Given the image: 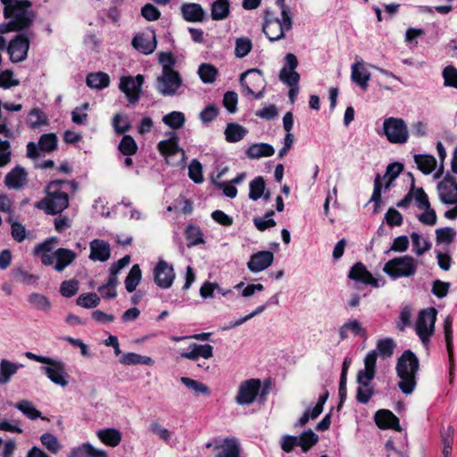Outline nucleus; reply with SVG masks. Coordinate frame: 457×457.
I'll return each instance as SVG.
<instances>
[{
	"mask_svg": "<svg viewBox=\"0 0 457 457\" xmlns=\"http://www.w3.org/2000/svg\"><path fill=\"white\" fill-rule=\"evenodd\" d=\"M120 362L124 365H152L154 361L152 358L148 356L140 355L135 353H128L120 358Z\"/></svg>",
	"mask_w": 457,
	"mask_h": 457,
	"instance_id": "nucleus-42",
	"label": "nucleus"
},
{
	"mask_svg": "<svg viewBox=\"0 0 457 457\" xmlns=\"http://www.w3.org/2000/svg\"><path fill=\"white\" fill-rule=\"evenodd\" d=\"M119 151L126 156H131L137 151V144L130 135H124L118 145Z\"/></svg>",
	"mask_w": 457,
	"mask_h": 457,
	"instance_id": "nucleus-47",
	"label": "nucleus"
},
{
	"mask_svg": "<svg viewBox=\"0 0 457 457\" xmlns=\"http://www.w3.org/2000/svg\"><path fill=\"white\" fill-rule=\"evenodd\" d=\"M261 389V381L258 378H251L243 381L238 387L236 403L238 405H250L253 403Z\"/></svg>",
	"mask_w": 457,
	"mask_h": 457,
	"instance_id": "nucleus-12",
	"label": "nucleus"
},
{
	"mask_svg": "<svg viewBox=\"0 0 457 457\" xmlns=\"http://www.w3.org/2000/svg\"><path fill=\"white\" fill-rule=\"evenodd\" d=\"M252 50V41L248 37H240L236 40L235 55L237 58L245 57Z\"/></svg>",
	"mask_w": 457,
	"mask_h": 457,
	"instance_id": "nucleus-61",
	"label": "nucleus"
},
{
	"mask_svg": "<svg viewBox=\"0 0 457 457\" xmlns=\"http://www.w3.org/2000/svg\"><path fill=\"white\" fill-rule=\"evenodd\" d=\"M166 135L169 137L158 143V151L169 165L174 167L185 166L187 156L185 151L179 145V138L178 135L173 131L168 132Z\"/></svg>",
	"mask_w": 457,
	"mask_h": 457,
	"instance_id": "nucleus-5",
	"label": "nucleus"
},
{
	"mask_svg": "<svg viewBox=\"0 0 457 457\" xmlns=\"http://www.w3.org/2000/svg\"><path fill=\"white\" fill-rule=\"evenodd\" d=\"M142 278V272L138 264H134L125 278V288L129 293L136 290Z\"/></svg>",
	"mask_w": 457,
	"mask_h": 457,
	"instance_id": "nucleus-41",
	"label": "nucleus"
},
{
	"mask_svg": "<svg viewBox=\"0 0 457 457\" xmlns=\"http://www.w3.org/2000/svg\"><path fill=\"white\" fill-rule=\"evenodd\" d=\"M162 122L176 130L180 129L184 127L186 122L185 114L179 111H173L164 115L162 119Z\"/></svg>",
	"mask_w": 457,
	"mask_h": 457,
	"instance_id": "nucleus-40",
	"label": "nucleus"
},
{
	"mask_svg": "<svg viewBox=\"0 0 457 457\" xmlns=\"http://www.w3.org/2000/svg\"><path fill=\"white\" fill-rule=\"evenodd\" d=\"M279 79L290 87H296L300 80V75L295 71H287V67H283L279 72Z\"/></svg>",
	"mask_w": 457,
	"mask_h": 457,
	"instance_id": "nucleus-58",
	"label": "nucleus"
},
{
	"mask_svg": "<svg viewBox=\"0 0 457 457\" xmlns=\"http://www.w3.org/2000/svg\"><path fill=\"white\" fill-rule=\"evenodd\" d=\"M183 80L179 71L163 67L162 74L156 79V90L163 96H173L179 94Z\"/></svg>",
	"mask_w": 457,
	"mask_h": 457,
	"instance_id": "nucleus-7",
	"label": "nucleus"
},
{
	"mask_svg": "<svg viewBox=\"0 0 457 457\" xmlns=\"http://www.w3.org/2000/svg\"><path fill=\"white\" fill-rule=\"evenodd\" d=\"M54 270L62 272L75 261L78 255L72 250L61 247L54 251Z\"/></svg>",
	"mask_w": 457,
	"mask_h": 457,
	"instance_id": "nucleus-20",
	"label": "nucleus"
},
{
	"mask_svg": "<svg viewBox=\"0 0 457 457\" xmlns=\"http://www.w3.org/2000/svg\"><path fill=\"white\" fill-rule=\"evenodd\" d=\"M86 84L88 87L96 89H104L110 84V78L107 73L96 72L89 73L87 76Z\"/></svg>",
	"mask_w": 457,
	"mask_h": 457,
	"instance_id": "nucleus-36",
	"label": "nucleus"
},
{
	"mask_svg": "<svg viewBox=\"0 0 457 457\" xmlns=\"http://www.w3.org/2000/svg\"><path fill=\"white\" fill-rule=\"evenodd\" d=\"M197 73L204 84H212L218 75L217 68L210 63H202L198 67Z\"/></svg>",
	"mask_w": 457,
	"mask_h": 457,
	"instance_id": "nucleus-43",
	"label": "nucleus"
},
{
	"mask_svg": "<svg viewBox=\"0 0 457 457\" xmlns=\"http://www.w3.org/2000/svg\"><path fill=\"white\" fill-rule=\"evenodd\" d=\"M440 201L445 205L457 204V179L447 172L437 185Z\"/></svg>",
	"mask_w": 457,
	"mask_h": 457,
	"instance_id": "nucleus-13",
	"label": "nucleus"
},
{
	"mask_svg": "<svg viewBox=\"0 0 457 457\" xmlns=\"http://www.w3.org/2000/svg\"><path fill=\"white\" fill-rule=\"evenodd\" d=\"M29 44V39L25 34H17L9 42L7 46V52L10 55V60L12 62H20L24 61L28 56Z\"/></svg>",
	"mask_w": 457,
	"mask_h": 457,
	"instance_id": "nucleus-14",
	"label": "nucleus"
},
{
	"mask_svg": "<svg viewBox=\"0 0 457 457\" xmlns=\"http://www.w3.org/2000/svg\"><path fill=\"white\" fill-rule=\"evenodd\" d=\"M275 153L274 147L268 143L252 144L246 150L245 154L249 159H260L262 157L272 156Z\"/></svg>",
	"mask_w": 457,
	"mask_h": 457,
	"instance_id": "nucleus-28",
	"label": "nucleus"
},
{
	"mask_svg": "<svg viewBox=\"0 0 457 457\" xmlns=\"http://www.w3.org/2000/svg\"><path fill=\"white\" fill-rule=\"evenodd\" d=\"M247 133L248 130L245 127L236 122L228 123L224 131L225 139L228 143L239 142Z\"/></svg>",
	"mask_w": 457,
	"mask_h": 457,
	"instance_id": "nucleus-29",
	"label": "nucleus"
},
{
	"mask_svg": "<svg viewBox=\"0 0 457 457\" xmlns=\"http://www.w3.org/2000/svg\"><path fill=\"white\" fill-rule=\"evenodd\" d=\"M54 245L47 240L37 245L34 248V253L40 255V260L43 265L51 266L54 262Z\"/></svg>",
	"mask_w": 457,
	"mask_h": 457,
	"instance_id": "nucleus-31",
	"label": "nucleus"
},
{
	"mask_svg": "<svg viewBox=\"0 0 457 457\" xmlns=\"http://www.w3.org/2000/svg\"><path fill=\"white\" fill-rule=\"evenodd\" d=\"M21 368H23L22 364L3 359L0 362V385L7 384Z\"/></svg>",
	"mask_w": 457,
	"mask_h": 457,
	"instance_id": "nucleus-32",
	"label": "nucleus"
},
{
	"mask_svg": "<svg viewBox=\"0 0 457 457\" xmlns=\"http://www.w3.org/2000/svg\"><path fill=\"white\" fill-rule=\"evenodd\" d=\"M383 271L394 280L410 278L416 273L417 263L411 255L395 257L385 263Z\"/></svg>",
	"mask_w": 457,
	"mask_h": 457,
	"instance_id": "nucleus-6",
	"label": "nucleus"
},
{
	"mask_svg": "<svg viewBox=\"0 0 457 457\" xmlns=\"http://www.w3.org/2000/svg\"><path fill=\"white\" fill-rule=\"evenodd\" d=\"M112 127L115 134L122 135L131 129V123L129 118L122 113H116L112 118Z\"/></svg>",
	"mask_w": 457,
	"mask_h": 457,
	"instance_id": "nucleus-49",
	"label": "nucleus"
},
{
	"mask_svg": "<svg viewBox=\"0 0 457 457\" xmlns=\"http://www.w3.org/2000/svg\"><path fill=\"white\" fill-rule=\"evenodd\" d=\"M25 356L29 360L47 364V366L41 367V370L54 384L62 387L69 384L66 365L63 361L48 356L37 355L31 352H26Z\"/></svg>",
	"mask_w": 457,
	"mask_h": 457,
	"instance_id": "nucleus-4",
	"label": "nucleus"
},
{
	"mask_svg": "<svg viewBox=\"0 0 457 457\" xmlns=\"http://www.w3.org/2000/svg\"><path fill=\"white\" fill-rule=\"evenodd\" d=\"M444 85L457 89V69L453 65H447L442 72Z\"/></svg>",
	"mask_w": 457,
	"mask_h": 457,
	"instance_id": "nucleus-62",
	"label": "nucleus"
},
{
	"mask_svg": "<svg viewBox=\"0 0 457 457\" xmlns=\"http://www.w3.org/2000/svg\"><path fill=\"white\" fill-rule=\"evenodd\" d=\"M453 318L447 316L444 320V334L446 350L449 358V371H454L453 342Z\"/></svg>",
	"mask_w": 457,
	"mask_h": 457,
	"instance_id": "nucleus-27",
	"label": "nucleus"
},
{
	"mask_svg": "<svg viewBox=\"0 0 457 457\" xmlns=\"http://www.w3.org/2000/svg\"><path fill=\"white\" fill-rule=\"evenodd\" d=\"M111 256L110 245L102 239H94L90 242V260L94 262H106Z\"/></svg>",
	"mask_w": 457,
	"mask_h": 457,
	"instance_id": "nucleus-21",
	"label": "nucleus"
},
{
	"mask_svg": "<svg viewBox=\"0 0 457 457\" xmlns=\"http://www.w3.org/2000/svg\"><path fill=\"white\" fill-rule=\"evenodd\" d=\"M180 381L188 389L192 390L196 395H208L210 393L209 387L198 380H195L187 377H181Z\"/></svg>",
	"mask_w": 457,
	"mask_h": 457,
	"instance_id": "nucleus-51",
	"label": "nucleus"
},
{
	"mask_svg": "<svg viewBox=\"0 0 457 457\" xmlns=\"http://www.w3.org/2000/svg\"><path fill=\"white\" fill-rule=\"evenodd\" d=\"M413 198L415 199L416 205L420 210L429 209L431 207L428 196L422 187H415Z\"/></svg>",
	"mask_w": 457,
	"mask_h": 457,
	"instance_id": "nucleus-64",
	"label": "nucleus"
},
{
	"mask_svg": "<svg viewBox=\"0 0 457 457\" xmlns=\"http://www.w3.org/2000/svg\"><path fill=\"white\" fill-rule=\"evenodd\" d=\"M353 333L355 336L365 334L366 330L362 328L361 324L357 320H352L345 322L339 328V337L341 340H345L348 337L349 333Z\"/></svg>",
	"mask_w": 457,
	"mask_h": 457,
	"instance_id": "nucleus-39",
	"label": "nucleus"
},
{
	"mask_svg": "<svg viewBox=\"0 0 457 457\" xmlns=\"http://www.w3.org/2000/svg\"><path fill=\"white\" fill-rule=\"evenodd\" d=\"M265 180L262 177L258 176L253 179L249 185V198L253 201H257L264 194Z\"/></svg>",
	"mask_w": 457,
	"mask_h": 457,
	"instance_id": "nucleus-46",
	"label": "nucleus"
},
{
	"mask_svg": "<svg viewBox=\"0 0 457 457\" xmlns=\"http://www.w3.org/2000/svg\"><path fill=\"white\" fill-rule=\"evenodd\" d=\"M4 4V17L14 22L19 31L29 29L34 22L36 13L30 8L29 0H1Z\"/></svg>",
	"mask_w": 457,
	"mask_h": 457,
	"instance_id": "nucleus-3",
	"label": "nucleus"
},
{
	"mask_svg": "<svg viewBox=\"0 0 457 457\" xmlns=\"http://www.w3.org/2000/svg\"><path fill=\"white\" fill-rule=\"evenodd\" d=\"M351 79L361 89L366 90L370 73L363 66L362 61H356L351 67Z\"/></svg>",
	"mask_w": 457,
	"mask_h": 457,
	"instance_id": "nucleus-25",
	"label": "nucleus"
},
{
	"mask_svg": "<svg viewBox=\"0 0 457 457\" xmlns=\"http://www.w3.org/2000/svg\"><path fill=\"white\" fill-rule=\"evenodd\" d=\"M411 243L413 246V252L416 255L420 256L431 248V243L428 239L422 238L421 236L417 232L411 234Z\"/></svg>",
	"mask_w": 457,
	"mask_h": 457,
	"instance_id": "nucleus-45",
	"label": "nucleus"
},
{
	"mask_svg": "<svg viewBox=\"0 0 457 457\" xmlns=\"http://www.w3.org/2000/svg\"><path fill=\"white\" fill-rule=\"evenodd\" d=\"M374 421L381 429L402 431L399 419L389 410L380 409L374 414Z\"/></svg>",
	"mask_w": 457,
	"mask_h": 457,
	"instance_id": "nucleus-18",
	"label": "nucleus"
},
{
	"mask_svg": "<svg viewBox=\"0 0 457 457\" xmlns=\"http://www.w3.org/2000/svg\"><path fill=\"white\" fill-rule=\"evenodd\" d=\"M79 291V282L76 279L64 280L60 286V293L62 296L70 298Z\"/></svg>",
	"mask_w": 457,
	"mask_h": 457,
	"instance_id": "nucleus-63",
	"label": "nucleus"
},
{
	"mask_svg": "<svg viewBox=\"0 0 457 457\" xmlns=\"http://www.w3.org/2000/svg\"><path fill=\"white\" fill-rule=\"evenodd\" d=\"M395 344L392 338L379 339L377 342V353L383 358H388L393 354Z\"/></svg>",
	"mask_w": 457,
	"mask_h": 457,
	"instance_id": "nucleus-55",
	"label": "nucleus"
},
{
	"mask_svg": "<svg viewBox=\"0 0 457 457\" xmlns=\"http://www.w3.org/2000/svg\"><path fill=\"white\" fill-rule=\"evenodd\" d=\"M415 163L418 169L424 174H430L436 166V160L430 154H415Z\"/></svg>",
	"mask_w": 457,
	"mask_h": 457,
	"instance_id": "nucleus-37",
	"label": "nucleus"
},
{
	"mask_svg": "<svg viewBox=\"0 0 457 457\" xmlns=\"http://www.w3.org/2000/svg\"><path fill=\"white\" fill-rule=\"evenodd\" d=\"M154 281L155 285L162 289L171 287L176 278V273L173 266L164 260H159L154 271Z\"/></svg>",
	"mask_w": 457,
	"mask_h": 457,
	"instance_id": "nucleus-11",
	"label": "nucleus"
},
{
	"mask_svg": "<svg viewBox=\"0 0 457 457\" xmlns=\"http://www.w3.org/2000/svg\"><path fill=\"white\" fill-rule=\"evenodd\" d=\"M132 46L144 54H152L156 48L155 36L137 34L132 39Z\"/></svg>",
	"mask_w": 457,
	"mask_h": 457,
	"instance_id": "nucleus-24",
	"label": "nucleus"
},
{
	"mask_svg": "<svg viewBox=\"0 0 457 457\" xmlns=\"http://www.w3.org/2000/svg\"><path fill=\"white\" fill-rule=\"evenodd\" d=\"M188 176L195 183L200 184L204 181L203 167L201 162L193 159L188 165Z\"/></svg>",
	"mask_w": 457,
	"mask_h": 457,
	"instance_id": "nucleus-59",
	"label": "nucleus"
},
{
	"mask_svg": "<svg viewBox=\"0 0 457 457\" xmlns=\"http://www.w3.org/2000/svg\"><path fill=\"white\" fill-rule=\"evenodd\" d=\"M274 215L273 211H268L263 218L255 217L253 219V224L260 231H264L269 228L276 226V221L271 218Z\"/></svg>",
	"mask_w": 457,
	"mask_h": 457,
	"instance_id": "nucleus-60",
	"label": "nucleus"
},
{
	"mask_svg": "<svg viewBox=\"0 0 457 457\" xmlns=\"http://www.w3.org/2000/svg\"><path fill=\"white\" fill-rule=\"evenodd\" d=\"M57 146V137L54 133L43 134L38 140V147L44 152H53Z\"/></svg>",
	"mask_w": 457,
	"mask_h": 457,
	"instance_id": "nucleus-54",
	"label": "nucleus"
},
{
	"mask_svg": "<svg viewBox=\"0 0 457 457\" xmlns=\"http://www.w3.org/2000/svg\"><path fill=\"white\" fill-rule=\"evenodd\" d=\"M68 457H108L107 452L96 448L90 443L86 442L73 447Z\"/></svg>",
	"mask_w": 457,
	"mask_h": 457,
	"instance_id": "nucleus-23",
	"label": "nucleus"
},
{
	"mask_svg": "<svg viewBox=\"0 0 457 457\" xmlns=\"http://www.w3.org/2000/svg\"><path fill=\"white\" fill-rule=\"evenodd\" d=\"M230 14L229 0H215L211 4V17L213 21H223Z\"/></svg>",
	"mask_w": 457,
	"mask_h": 457,
	"instance_id": "nucleus-30",
	"label": "nucleus"
},
{
	"mask_svg": "<svg viewBox=\"0 0 457 457\" xmlns=\"http://www.w3.org/2000/svg\"><path fill=\"white\" fill-rule=\"evenodd\" d=\"M144 81L145 78L141 74H137L135 77L123 76L120 78L119 88L126 96L130 104L136 105L138 103Z\"/></svg>",
	"mask_w": 457,
	"mask_h": 457,
	"instance_id": "nucleus-10",
	"label": "nucleus"
},
{
	"mask_svg": "<svg viewBox=\"0 0 457 457\" xmlns=\"http://www.w3.org/2000/svg\"><path fill=\"white\" fill-rule=\"evenodd\" d=\"M298 437L299 446L303 453H307L319 440V436L312 429L303 431Z\"/></svg>",
	"mask_w": 457,
	"mask_h": 457,
	"instance_id": "nucleus-48",
	"label": "nucleus"
},
{
	"mask_svg": "<svg viewBox=\"0 0 457 457\" xmlns=\"http://www.w3.org/2000/svg\"><path fill=\"white\" fill-rule=\"evenodd\" d=\"M41 444L52 453H57L61 449V445L57 437L51 433H44L40 436Z\"/></svg>",
	"mask_w": 457,
	"mask_h": 457,
	"instance_id": "nucleus-57",
	"label": "nucleus"
},
{
	"mask_svg": "<svg viewBox=\"0 0 457 457\" xmlns=\"http://www.w3.org/2000/svg\"><path fill=\"white\" fill-rule=\"evenodd\" d=\"M436 315L437 312L434 307L424 309L418 315L415 330L425 346L428 345L430 337L434 334Z\"/></svg>",
	"mask_w": 457,
	"mask_h": 457,
	"instance_id": "nucleus-9",
	"label": "nucleus"
},
{
	"mask_svg": "<svg viewBox=\"0 0 457 457\" xmlns=\"http://www.w3.org/2000/svg\"><path fill=\"white\" fill-rule=\"evenodd\" d=\"M419 369V359L412 351L405 350L398 358L395 370L399 378L398 387L403 394L408 395L415 390Z\"/></svg>",
	"mask_w": 457,
	"mask_h": 457,
	"instance_id": "nucleus-2",
	"label": "nucleus"
},
{
	"mask_svg": "<svg viewBox=\"0 0 457 457\" xmlns=\"http://www.w3.org/2000/svg\"><path fill=\"white\" fill-rule=\"evenodd\" d=\"M383 134L392 144H405L409 139L408 127L401 118H386L383 121Z\"/></svg>",
	"mask_w": 457,
	"mask_h": 457,
	"instance_id": "nucleus-8",
	"label": "nucleus"
},
{
	"mask_svg": "<svg viewBox=\"0 0 457 457\" xmlns=\"http://www.w3.org/2000/svg\"><path fill=\"white\" fill-rule=\"evenodd\" d=\"M240 447L236 438H226L215 457H239Z\"/></svg>",
	"mask_w": 457,
	"mask_h": 457,
	"instance_id": "nucleus-34",
	"label": "nucleus"
},
{
	"mask_svg": "<svg viewBox=\"0 0 457 457\" xmlns=\"http://www.w3.org/2000/svg\"><path fill=\"white\" fill-rule=\"evenodd\" d=\"M15 407L28 419L35 420L37 419L45 420L41 412L36 409L34 404L29 400H21L16 403Z\"/></svg>",
	"mask_w": 457,
	"mask_h": 457,
	"instance_id": "nucleus-38",
	"label": "nucleus"
},
{
	"mask_svg": "<svg viewBox=\"0 0 457 457\" xmlns=\"http://www.w3.org/2000/svg\"><path fill=\"white\" fill-rule=\"evenodd\" d=\"M348 278L356 283L370 285L373 287H380L378 280L372 276L366 266L361 262L354 263L351 267Z\"/></svg>",
	"mask_w": 457,
	"mask_h": 457,
	"instance_id": "nucleus-15",
	"label": "nucleus"
},
{
	"mask_svg": "<svg viewBox=\"0 0 457 457\" xmlns=\"http://www.w3.org/2000/svg\"><path fill=\"white\" fill-rule=\"evenodd\" d=\"M239 82L245 94H253V88L262 86L264 79L262 71L253 68L241 73Z\"/></svg>",
	"mask_w": 457,
	"mask_h": 457,
	"instance_id": "nucleus-17",
	"label": "nucleus"
},
{
	"mask_svg": "<svg viewBox=\"0 0 457 457\" xmlns=\"http://www.w3.org/2000/svg\"><path fill=\"white\" fill-rule=\"evenodd\" d=\"M273 260L274 254L272 252L268 250L259 251L250 256L247 268L251 272L258 273L269 268Z\"/></svg>",
	"mask_w": 457,
	"mask_h": 457,
	"instance_id": "nucleus-16",
	"label": "nucleus"
},
{
	"mask_svg": "<svg viewBox=\"0 0 457 457\" xmlns=\"http://www.w3.org/2000/svg\"><path fill=\"white\" fill-rule=\"evenodd\" d=\"M96 436L102 443L111 447L119 445L121 441V434L115 428L99 429L96 432Z\"/></svg>",
	"mask_w": 457,
	"mask_h": 457,
	"instance_id": "nucleus-33",
	"label": "nucleus"
},
{
	"mask_svg": "<svg viewBox=\"0 0 457 457\" xmlns=\"http://www.w3.org/2000/svg\"><path fill=\"white\" fill-rule=\"evenodd\" d=\"M28 124L31 129H37L41 126L48 124L46 115L38 108H33L29 112Z\"/></svg>",
	"mask_w": 457,
	"mask_h": 457,
	"instance_id": "nucleus-44",
	"label": "nucleus"
},
{
	"mask_svg": "<svg viewBox=\"0 0 457 457\" xmlns=\"http://www.w3.org/2000/svg\"><path fill=\"white\" fill-rule=\"evenodd\" d=\"M100 301V297L96 293H85L77 298L76 303L79 306L91 309L98 306Z\"/></svg>",
	"mask_w": 457,
	"mask_h": 457,
	"instance_id": "nucleus-52",
	"label": "nucleus"
},
{
	"mask_svg": "<svg viewBox=\"0 0 457 457\" xmlns=\"http://www.w3.org/2000/svg\"><path fill=\"white\" fill-rule=\"evenodd\" d=\"M29 303L38 311H49L51 308L50 300L44 295L32 293L29 295Z\"/></svg>",
	"mask_w": 457,
	"mask_h": 457,
	"instance_id": "nucleus-50",
	"label": "nucleus"
},
{
	"mask_svg": "<svg viewBox=\"0 0 457 457\" xmlns=\"http://www.w3.org/2000/svg\"><path fill=\"white\" fill-rule=\"evenodd\" d=\"M213 356V347L209 344L199 345L196 343H191L188 345L187 351L180 353V357L188 359L191 361H198L200 357L204 359H209Z\"/></svg>",
	"mask_w": 457,
	"mask_h": 457,
	"instance_id": "nucleus-19",
	"label": "nucleus"
},
{
	"mask_svg": "<svg viewBox=\"0 0 457 457\" xmlns=\"http://www.w3.org/2000/svg\"><path fill=\"white\" fill-rule=\"evenodd\" d=\"M26 182L27 172L23 167L19 165L9 171L4 179V184L10 189H21Z\"/></svg>",
	"mask_w": 457,
	"mask_h": 457,
	"instance_id": "nucleus-22",
	"label": "nucleus"
},
{
	"mask_svg": "<svg viewBox=\"0 0 457 457\" xmlns=\"http://www.w3.org/2000/svg\"><path fill=\"white\" fill-rule=\"evenodd\" d=\"M186 238L187 240V246L191 247L204 243L203 233L200 228L194 225L187 226L186 229Z\"/></svg>",
	"mask_w": 457,
	"mask_h": 457,
	"instance_id": "nucleus-53",
	"label": "nucleus"
},
{
	"mask_svg": "<svg viewBox=\"0 0 457 457\" xmlns=\"http://www.w3.org/2000/svg\"><path fill=\"white\" fill-rule=\"evenodd\" d=\"M262 30L271 42L284 38L285 32L288 31L287 29L283 28L280 21L262 24Z\"/></svg>",
	"mask_w": 457,
	"mask_h": 457,
	"instance_id": "nucleus-35",
	"label": "nucleus"
},
{
	"mask_svg": "<svg viewBox=\"0 0 457 457\" xmlns=\"http://www.w3.org/2000/svg\"><path fill=\"white\" fill-rule=\"evenodd\" d=\"M180 10L183 19L190 22L202 21L205 14L203 7L195 3L183 4Z\"/></svg>",
	"mask_w": 457,
	"mask_h": 457,
	"instance_id": "nucleus-26",
	"label": "nucleus"
},
{
	"mask_svg": "<svg viewBox=\"0 0 457 457\" xmlns=\"http://www.w3.org/2000/svg\"><path fill=\"white\" fill-rule=\"evenodd\" d=\"M456 236V231L451 227L439 228L436 230V239L437 244L445 243L450 245Z\"/></svg>",
	"mask_w": 457,
	"mask_h": 457,
	"instance_id": "nucleus-56",
	"label": "nucleus"
},
{
	"mask_svg": "<svg viewBox=\"0 0 457 457\" xmlns=\"http://www.w3.org/2000/svg\"><path fill=\"white\" fill-rule=\"evenodd\" d=\"M78 187L74 180H52L46 187V196L37 202L35 207L50 215L59 214L69 206V195L74 194Z\"/></svg>",
	"mask_w": 457,
	"mask_h": 457,
	"instance_id": "nucleus-1",
	"label": "nucleus"
}]
</instances>
